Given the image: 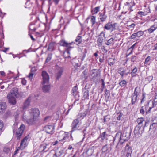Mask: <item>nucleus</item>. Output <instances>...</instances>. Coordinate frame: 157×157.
I'll return each mask as SVG.
<instances>
[{
  "label": "nucleus",
  "instance_id": "nucleus-1",
  "mask_svg": "<svg viewBox=\"0 0 157 157\" xmlns=\"http://www.w3.org/2000/svg\"><path fill=\"white\" fill-rule=\"evenodd\" d=\"M136 121L138 124L135 127L134 133L136 136L140 137L143 133L145 127L147 126V124H148V122L144 121L143 117L138 118Z\"/></svg>",
  "mask_w": 157,
  "mask_h": 157
},
{
  "label": "nucleus",
  "instance_id": "nucleus-2",
  "mask_svg": "<svg viewBox=\"0 0 157 157\" xmlns=\"http://www.w3.org/2000/svg\"><path fill=\"white\" fill-rule=\"evenodd\" d=\"M33 116V118L28 119L27 122L28 124H34L36 121L39 120V111L37 108H33L31 109L29 112Z\"/></svg>",
  "mask_w": 157,
  "mask_h": 157
},
{
  "label": "nucleus",
  "instance_id": "nucleus-3",
  "mask_svg": "<svg viewBox=\"0 0 157 157\" xmlns=\"http://www.w3.org/2000/svg\"><path fill=\"white\" fill-rule=\"evenodd\" d=\"M86 116V114L85 113H81L80 115H79V117H78V118L73 120L71 125V132H73L74 131L78 129L77 128L79 127L78 126L79 125L81 124V123L80 122V120L83 119Z\"/></svg>",
  "mask_w": 157,
  "mask_h": 157
},
{
  "label": "nucleus",
  "instance_id": "nucleus-4",
  "mask_svg": "<svg viewBox=\"0 0 157 157\" xmlns=\"http://www.w3.org/2000/svg\"><path fill=\"white\" fill-rule=\"evenodd\" d=\"M71 134L70 136H68V132L63 131H61L58 135V137L59 138V137L61 135H62L63 137L60 140H59L60 141H62L63 140H65V141L68 142H71L74 140L72 136V132L71 131L70 132Z\"/></svg>",
  "mask_w": 157,
  "mask_h": 157
},
{
  "label": "nucleus",
  "instance_id": "nucleus-5",
  "mask_svg": "<svg viewBox=\"0 0 157 157\" xmlns=\"http://www.w3.org/2000/svg\"><path fill=\"white\" fill-rule=\"evenodd\" d=\"M150 101H148L147 103L144 105L140 106V113L143 115H147L151 112V110L152 108V107H149Z\"/></svg>",
  "mask_w": 157,
  "mask_h": 157
},
{
  "label": "nucleus",
  "instance_id": "nucleus-6",
  "mask_svg": "<svg viewBox=\"0 0 157 157\" xmlns=\"http://www.w3.org/2000/svg\"><path fill=\"white\" fill-rule=\"evenodd\" d=\"M132 150L128 144L126 145L124 151H122L121 154V157H131Z\"/></svg>",
  "mask_w": 157,
  "mask_h": 157
},
{
  "label": "nucleus",
  "instance_id": "nucleus-7",
  "mask_svg": "<svg viewBox=\"0 0 157 157\" xmlns=\"http://www.w3.org/2000/svg\"><path fill=\"white\" fill-rule=\"evenodd\" d=\"M25 128V126L24 124H22L20 125V127L16 131H15L14 129L13 130V133L14 134L16 135L17 140H19L20 139Z\"/></svg>",
  "mask_w": 157,
  "mask_h": 157
},
{
  "label": "nucleus",
  "instance_id": "nucleus-8",
  "mask_svg": "<svg viewBox=\"0 0 157 157\" xmlns=\"http://www.w3.org/2000/svg\"><path fill=\"white\" fill-rule=\"evenodd\" d=\"M56 69L55 73V77L56 79L59 80L61 78L62 74L63 72V68L59 66L58 65H56L55 66Z\"/></svg>",
  "mask_w": 157,
  "mask_h": 157
},
{
  "label": "nucleus",
  "instance_id": "nucleus-9",
  "mask_svg": "<svg viewBox=\"0 0 157 157\" xmlns=\"http://www.w3.org/2000/svg\"><path fill=\"white\" fill-rule=\"evenodd\" d=\"M113 139V144H114V141H115L116 139H117L118 141L120 142V144H122L123 143L122 141V140H123L124 141H125V139L124 138H122V134L120 131H118L116 133V136L114 137L112 136Z\"/></svg>",
  "mask_w": 157,
  "mask_h": 157
},
{
  "label": "nucleus",
  "instance_id": "nucleus-10",
  "mask_svg": "<svg viewBox=\"0 0 157 157\" xmlns=\"http://www.w3.org/2000/svg\"><path fill=\"white\" fill-rule=\"evenodd\" d=\"M117 24L116 23L111 24V22H109L105 25L104 29L107 30H111V31H112L117 29L116 28V25Z\"/></svg>",
  "mask_w": 157,
  "mask_h": 157
},
{
  "label": "nucleus",
  "instance_id": "nucleus-11",
  "mask_svg": "<svg viewBox=\"0 0 157 157\" xmlns=\"http://www.w3.org/2000/svg\"><path fill=\"white\" fill-rule=\"evenodd\" d=\"M33 98L31 96H29L25 101L22 106L23 110H25L29 108L31 105V102H32Z\"/></svg>",
  "mask_w": 157,
  "mask_h": 157
},
{
  "label": "nucleus",
  "instance_id": "nucleus-12",
  "mask_svg": "<svg viewBox=\"0 0 157 157\" xmlns=\"http://www.w3.org/2000/svg\"><path fill=\"white\" fill-rule=\"evenodd\" d=\"M43 78V84H47L49 82V77L46 71H43L41 74Z\"/></svg>",
  "mask_w": 157,
  "mask_h": 157
},
{
  "label": "nucleus",
  "instance_id": "nucleus-13",
  "mask_svg": "<svg viewBox=\"0 0 157 157\" xmlns=\"http://www.w3.org/2000/svg\"><path fill=\"white\" fill-rule=\"evenodd\" d=\"M44 130L48 133L52 134L54 132V126L52 125H47L44 128Z\"/></svg>",
  "mask_w": 157,
  "mask_h": 157
},
{
  "label": "nucleus",
  "instance_id": "nucleus-14",
  "mask_svg": "<svg viewBox=\"0 0 157 157\" xmlns=\"http://www.w3.org/2000/svg\"><path fill=\"white\" fill-rule=\"evenodd\" d=\"M99 19L102 22L105 21L107 18V16L106 14V11L104 10L103 13H99Z\"/></svg>",
  "mask_w": 157,
  "mask_h": 157
},
{
  "label": "nucleus",
  "instance_id": "nucleus-15",
  "mask_svg": "<svg viewBox=\"0 0 157 157\" xmlns=\"http://www.w3.org/2000/svg\"><path fill=\"white\" fill-rule=\"evenodd\" d=\"M111 144L108 145L106 144L102 147L101 149L102 153H108L110 152L112 150Z\"/></svg>",
  "mask_w": 157,
  "mask_h": 157
},
{
  "label": "nucleus",
  "instance_id": "nucleus-16",
  "mask_svg": "<svg viewBox=\"0 0 157 157\" xmlns=\"http://www.w3.org/2000/svg\"><path fill=\"white\" fill-rule=\"evenodd\" d=\"M105 32L104 31L101 32L100 35L99 36V38L98 39L97 42H98V44L101 45L104 40L103 38H105Z\"/></svg>",
  "mask_w": 157,
  "mask_h": 157
},
{
  "label": "nucleus",
  "instance_id": "nucleus-17",
  "mask_svg": "<svg viewBox=\"0 0 157 157\" xmlns=\"http://www.w3.org/2000/svg\"><path fill=\"white\" fill-rule=\"evenodd\" d=\"M15 97V96H13L12 94H8L7 96V98L8 99L9 103L13 105H14L16 103Z\"/></svg>",
  "mask_w": 157,
  "mask_h": 157
},
{
  "label": "nucleus",
  "instance_id": "nucleus-18",
  "mask_svg": "<svg viewBox=\"0 0 157 157\" xmlns=\"http://www.w3.org/2000/svg\"><path fill=\"white\" fill-rule=\"evenodd\" d=\"M64 150L61 148H58L56 150L54 155L56 157H59L63 153Z\"/></svg>",
  "mask_w": 157,
  "mask_h": 157
},
{
  "label": "nucleus",
  "instance_id": "nucleus-19",
  "mask_svg": "<svg viewBox=\"0 0 157 157\" xmlns=\"http://www.w3.org/2000/svg\"><path fill=\"white\" fill-rule=\"evenodd\" d=\"M27 136H25L21 141L20 143V146L19 147L20 149H22L26 146L27 140L28 139Z\"/></svg>",
  "mask_w": 157,
  "mask_h": 157
},
{
  "label": "nucleus",
  "instance_id": "nucleus-20",
  "mask_svg": "<svg viewBox=\"0 0 157 157\" xmlns=\"http://www.w3.org/2000/svg\"><path fill=\"white\" fill-rule=\"evenodd\" d=\"M6 108V104L5 102L0 103V114H2Z\"/></svg>",
  "mask_w": 157,
  "mask_h": 157
},
{
  "label": "nucleus",
  "instance_id": "nucleus-21",
  "mask_svg": "<svg viewBox=\"0 0 157 157\" xmlns=\"http://www.w3.org/2000/svg\"><path fill=\"white\" fill-rule=\"evenodd\" d=\"M50 88V85H43L42 90L45 93L49 92Z\"/></svg>",
  "mask_w": 157,
  "mask_h": 157
},
{
  "label": "nucleus",
  "instance_id": "nucleus-22",
  "mask_svg": "<svg viewBox=\"0 0 157 157\" xmlns=\"http://www.w3.org/2000/svg\"><path fill=\"white\" fill-rule=\"evenodd\" d=\"M157 29V25H154L150 27L147 29V33L149 34L152 33L154 31Z\"/></svg>",
  "mask_w": 157,
  "mask_h": 157
},
{
  "label": "nucleus",
  "instance_id": "nucleus-23",
  "mask_svg": "<svg viewBox=\"0 0 157 157\" xmlns=\"http://www.w3.org/2000/svg\"><path fill=\"white\" fill-rule=\"evenodd\" d=\"M138 69L136 66H134L132 70V71L130 72L132 77H134L136 76L137 75V72Z\"/></svg>",
  "mask_w": 157,
  "mask_h": 157
},
{
  "label": "nucleus",
  "instance_id": "nucleus-24",
  "mask_svg": "<svg viewBox=\"0 0 157 157\" xmlns=\"http://www.w3.org/2000/svg\"><path fill=\"white\" fill-rule=\"evenodd\" d=\"M36 71V69L35 67H33L32 68L31 70V72L29 73L28 76V77L30 80H31L33 78V76L34 74V72Z\"/></svg>",
  "mask_w": 157,
  "mask_h": 157
},
{
  "label": "nucleus",
  "instance_id": "nucleus-25",
  "mask_svg": "<svg viewBox=\"0 0 157 157\" xmlns=\"http://www.w3.org/2000/svg\"><path fill=\"white\" fill-rule=\"evenodd\" d=\"M125 69L123 67L119 68L118 71V73L119 74L121 75L122 78L124 75H125Z\"/></svg>",
  "mask_w": 157,
  "mask_h": 157
},
{
  "label": "nucleus",
  "instance_id": "nucleus-26",
  "mask_svg": "<svg viewBox=\"0 0 157 157\" xmlns=\"http://www.w3.org/2000/svg\"><path fill=\"white\" fill-rule=\"evenodd\" d=\"M18 93V89L16 88H14L12 89V90L10 92V93L9 94H12L13 96L16 97Z\"/></svg>",
  "mask_w": 157,
  "mask_h": 157
},
{
  "label": "nucleus",
  "instance_id": "nucleus-27",
  "mask_svg": "<svg viewBox=\"0 0 157 157\" xmlns=\"http://www.w3.org/2000/svg\"><path fill=\"white\" fill-rule=\"evenodd\" d=\"M108 136V134L106 133V131H105L102 133H101L99 136V138H101L102 140H103L105 139H107Z\"/></svg>",
  "mask_w": 157,
  "mask_h": 157
},
{
  "label": "nucleus",
  "instance_id": "nucleus-28",
  "mask_svg": "<svg viewBox=\"0 0 157 157\" xmlns=\"http://www.w3.org/2000/svg\"><path fill=\"white\" fill-rule=\"evenodd\" d=\"M140 88L138 87H136L135 89L134 93L132 94V95L138 96L140 94Z\"/></svg>",
  "mask_w": 157,
  "mask_h": 157
},
{
  "label": "nucleus",
  "instance_id": "nucleus-29",
  "mask_svg": "<svg viewBox=\"0 0 157 157\" xmlns=\"http://www.w3.org/2000/svg\"><path fill=\"white\" fill-rule=\"evenodd\" d=\"M131 104L132 105H133L135 104L136 102L138 100V96H134L132 95L131 96Z\"/></svg>",
  "mask_w": 157,
  "mask_h": 157
},
{
  "label": "nucleus",
  "instance_id": "nucleus-30",
  "mask_svg": "<svg viewBox=\"0 0 157 157\" xmlns=\"http://www.w3.org/2000/svg\"><path fill=\"white\" fill-rule=\"evenodd\" d=\"M55 43L54 42H51L49 44L48 49V51H52L54 50Z\"/></svg>",
  "mask_w": 157,
  "mask_h": 157
},
{
  "label": "nucleus",
  "instance_id": "nucleus-31",
  "mask_svg": "<svg viewBox=\"0 0 157 157\" xmlns=\"http://www.w3.org/2000/svg\"><path fill=\"white\" fill-rule=\"evenodd\" d=\"M71 44H68L65 41L62 42L60 43V45L62 46H65L67 48H68V49L72 48H73L72 47L70 46Z\"/></svg>",
  "mask_w": 157,
  "mask_h": 157
},
{
  "label": "nucleus",
  "instance_id": "nucleus-32",
  "mask_svg": "<svg viewBox=\"0 0 157 157\" xmlns=\"http://www.w3.org/2000/svg\"><path fill=\"white\" fill-rule=\"evenodd\" d=\"M83 97L85 99H88L89 96L88 90L85 89L83 90Z\"/></svg>",
  "mask_w": 157,
  "mask_h": 157
},
{
  "label": "nucleus",
  "instance_id": "nucleus-33",
  "mask_svg": "<svg viewBox=\"0 0 157 157\" xmlns=\"http://www.w3.org/2000/svg\"><path fill=\"white\" fill-rule=\"evenodd\" d=\"M19 111L17 110L14 113V116L15 117V121L16 122H17L19 119Z\"/></svg>",
  "mask_w": 157,
  "mask_h": 157
},
{
  "label": "nucleus",
  "instance_id": "nucleus-34",
  "mask_svg": "<svg viewBox=\"0 0 157 157\" xmlns=\"http://www.w3.org/2000/svg\"><path fill=\"white\" fill-rule=\"evenodd\" d=\"M100 6H97L91 10V12L92 14H96L99 11Z\"/></svg>",
  "mask_w": 157,
  "mask_h": 157
},
{
  "label": "nucleus",
  "instance_id": "nucleus-35",
  "mask_svg": "<svg viewBox=\"0 0 157 157\" xmlns=\"http://www.w3.org/2000/svg\"><path fill=\"white\" fill-rule=\"evenodd\" d=\"M77 44H80L82 41V36H78L77 37L76 39L75 40Z\"/></svg>",
  "mask_w": 157,
  "mask_h": 157
},
{
  "label": "nucleus",
  "instance_id": "nucleus-36",
  "mask_svg": "<svg viewBox=\"0 0 157 157\" xmlns=\"http://www.w3.org/2000/svg\"><path fill=\"white\" fill-rule=\"evenodd\" d=\"M122 136V138H123V137H126V138H124L125 139V141L127 140L129 138L130 135L129 133H124Z\"/></svg>",
  "mask_w": 157,
  "mask_h": 157
},
{
  "label": "nucleus",
  "instance_id": "nucleus-37",
  "mask_svg": "<svg viewBox=\"0 0 157 157\" xmlns=\"http://www.w3.org/2000/svg\"><path fill=\"white\" fill-rule=\"evenodd\" d=\"M114 39L113 38H111L108 40L107 42L105 43V44L107 45H109L111 44L114 43Z\"/></svg>",
  "mask_w": 157,
  "mask_h": 157
},
{
  "label": "nucleus",
  "instance_id": "nucleus-38",
  "mask_svg": "<svg viewBox=\"0 0 157 157\" xmlns=\"http://www.w3.org/2000/svg\"><path fill=\"white\" fill-rule=\"evenodd\" d=\"M46 146L47 145L45 144H41L40 146V150L41 151H46L47 150L45 151V149L46 148Z\"/></svg>",
  "mask_w": 157,
  "mask_h": 157
},
{
  "label": "nucleus",
  "instance_id": "nucleus-39",
  "mask_svg": "<svg viewBox=\"0 0 157 157\" xmlns=\"http://www.w3.org/2000/svg\"><path fill=\"white\" fill-rule=\"evenodd\" d=\"M117 114L118 116L117 119L119 120H122L123 119V114L122 113H117Z\"/></svg>",
  "mask_w": 157,
  "mask_h": 157
},
{
  "label": "nucleus",
  "instance_id": "nucleus-40",
  "mask_svg": "<svg viewBox=\"0 0 157 157\" xmlns=\"http://www.w3.org/2000/svg\"><path fill=\"white\" fill-rule=\"evenodd\" d=\"M157 104V94L155 93V97L154 100L152 101V107H153L154 105H156Z\"/></svg>",
  "mask_w": 157,
  "mask_h": 157
},
{
  "label": "nucleus",
  "instance_id": "nucleus-41",
  "mask_svg": "<svg viewBox=\"0 0 157 157\" xmlns=\"http://www.w3.org/2000/svg\"><path fill=\"white\" fill-rule=\"evenodd\" d=\"M11 115V113L10 111H8L6 112L4 115V117L6 118L10 116Z\"/></svg>",
  "mask_w": 157,
  "mask_h": 157
},
{
  "label": "nucleus",
  "instance_id": "nucleus-42",
  "mask_svg": "<svg viewBox=\"0 0 157 157\" xmlns=\"http://www.w3.org/2000/svg\"><path fill=\"white\" fill-rule=\"evenodd\" d=\"M52 57V54L50 53L48 55V57L46 59L45 62L48 63L49 62L50 60L51 59Z\"/></svg>",
  "mask_w": 157,
  "mask_h": 157
},
{
  "label": "nucleus",
  "instance_id": "nucleus-43",
  "mask_svg": "<svg viewBox=\"0 0 157 157\" xmlns=\"http://www.w3.org/2000/svg\"><path fill=\"white\" fill-rule=\"evenodd\" d=\"M126 82L124 80L121 81L119 83L121 87L125 86L126 84Z\"/></svg>",
  "mask_w": 157,
  "mask_h": 157
},
{
  "label": "nucleus",
  "instance_id": "nucleus-44",
  "mask_svg": "<svg viewBox=\"0 0 157 157\" xmlns=\"http://www.w3.org/2000/svg\"><path fill=\"white\" fill-rule=\"evenodd\" d=\"M96 17L95 16H92L91 17V22L92 25H94L95 23Z\"/></svg>",
  "mask_w": 157,
  "mask_h": 157
},
{
  "label": "nucleus",
  "instance_id": "nucleus-45",
  "mask_svg": "<svg viewBox=\"0 0 157 157\" xmlns=\"http://www.w3.org/2000/svg\"><path fill=\"white\" fill-rule=\"evenodd\" d=\"M136 33L137 35V37H139L143 35L144 32L142 31H139Z\"/></svg>",
  "mask_w": 157,
  "mask_h": 157
},
{
  "label": "nucleus",
  "instance_id": "nucleus-46",
  "mask_svg": "<svg viewBox=\"0 0 157 157\" xmlns=\"http://www.w3.org/2000/svg\"><path fill=\"white\" fill-rule=\"evenodd\" d=\"M86 130V128L85 129H84L81 132V133L82 134L83 136L82 138V140H83L85 138Z\"/></svg>",
  "mask_w": 157,
  "mask_h": 157
},
{
  "label": "nucleus",
  "instance_id": "nucleus-47",
  "mask_svg": "<svg viewBox=\"0 0 157 157\" xmlns=\"http://www.w3.org/2000/svg\"><path fill=\"white\" fill-rule=\"evenodd\" d=\"M157 124V118H156L154 119L153 120V123L152 124V125H151L150 126V129H151V127L153 126V125L155 124Z\"/></svg>",
  "mask_w": 157,
  "mask_h": 157
},
{
  "label": "nucleus",
  "instance_id": "nucleus-48",
  "mask_svg": "<svg viewBox=\"0 0 157 157\" xmlns=\"http://www.w3.org/2000/svg\"><path fill=\"white\" fill-rule=\"evenodd\" d=\"M110 94L109 90L106 89L105 90V97L108 96V98H109L110 96Z\"/></svg>",
  "mask_w": 157,
  "mask_h": 157
},
{
  "label": "nucleus",
  "instance_id": "nucleus-49",
  "mask_svg": "<svg viewBox=\"0 0 157 157\" xmlns=\"http://www.w3.org/2000/svg\"><path fill=\"white\" fill-rule=\"evenodd\" d=\"M101 82H102V86H101V90L102 91H103L105 87V82L104 80L103 79H101Z\"/></svg>",
  "mask_w": 157,
  "mask_h": 157
},
{
  "label": "nucleus",
  "instance_id": "nucleus-50",
  "mask_svg": "<svg viewBox=\"0 0 157 157\" xmlns=\"http://www.w3.org/2000/svg\"><path fill=\"white\" fill-rule=\"evenodd\" d=\"M78 89V88L77 86H74L73 88H72V92L73 94H74L77 91Z\"/></svg>",
  "mask_w": 157,
  "mask_h": 157
},
{
  "label": "nucleus",
  "instance_id": "nucleus-51",
  "mask_svg": "<svg viewBox=\"0 0 157 157\" xmlns=\"http://www.w3.org/2000/svg\"><path fill=\"white\" fill-rule=\"evenodd\" d=\"M151 59V57L150 56H148L145 59V61L144 62V63L145 64H147V63L148 61L150 60Z\"/></svg>",
  "mask_w": 157,
  "mask_h": 157
},
{
  "label": "nucleus",
  "instance_id": "nucleus-52",
  "mask_svg": "<svg viewBox=\"0 0 157 157\" xmlns=\"http://www.w3.org/2000/svg\"><path fill=\"white\" fill-rule=\"evenodd\" d=\"M135 44H134L129 49H128V50H130V49H131V51L130 52L128 55V56L129 55H130V54H131V53H132V50L133 49V48H134V47H135Z\"/></svg>",
  "mask_w": 157,
  "mask_h": 157
},
{
  "label": "nucleus",
  "instance_id": "nucleus-53",
  "mask_svg": "<svg viewBox=\"0 0 157 157\" xmlns=\"http://www.w3.org/2000/svg\"><path fill=\"white\" fill-rule=\"evenodd\" d=\"M51 119V117L50 116H47L44 119V121L46 122H47Z\"/></svg>",
  "mask_w": 157,
  "mask_h": 157
},
{
  "label": "nucleus",
  "instance_id": "nucleus-54",
  "mask_svg": "<svg viewBox=\"0 0 157 157\" xmlns=\"http://www.w3.org/2000/svg\"><path fill=\"white\" fill-rule=\"evenodd\" d=\"M136 37H137V35L136 34V33H134L131 36V38L132 39H133L135 38Z\"/></svg>",
  "mask_w": 157,
  "mask_h": 157
},
{
  "label": "nucleus",
  "instance_id": "nucleus-55",
  "mask_svg": "<svg viewBox=\"0 0 157 157\" xmlns=\"http://www.w3.org/2000/svg\"><path fill=\"white\" fill-rule=\"evenodd\" d=\"M138 14L139 15H140L141 17H142V16H144L145 15V14L144 12H142V11H139L138 12Z\"/></svg>",
  "mask_w": 157,
  "mask_h": 157
},
{
  "label": "nucleus",
  "instance_id": "nucleus-56",
  "mask_svg": "<svg viewBox=\"0 0 157 157\" xmlns=\"http://www.w3.org/2000/svg\"><path fill=\"white\" fill-rule=\"evenodd\" d=\"M21 83L23 85H25L26 83V81L24 78H22Z\"/></svg>",
  "mask_w": 157,
  "mask_h": 157
},
{
  "label": "nucleus",
  "instance_id": "nucleus-57",
  "mask_svg": "<svg viewBox=\"0 0 157 157\" xmlns=\"http://www.w3.org/2000/svg\"><path fill=\"white\" fill-rule=\"evenodd\" d=\"M3 126V124L2 121L0 120V131L2 129Z\"/></svg>",
  "mask_w": 157,
  "mask_h": 157
},
{
  "label": "nucleus",
  "instance_id": "nucleus-58",
  "mask_svg": "<svg viewBox=\"0 0 157 157\" xmlns=\"http://www.w3.org/2000/svg\"><path fill=\"white\" fill-rule=\"evenodd\" d=\"M131 61L132 62H134L136 59V57L135 56H132L131 59Z\"/></svg>",
  "mask_w": 157,
  "mask_h": 157
},
{
  "label": "nucleus",
  "instance_id": "nucleus-59",
  "mask_svg": "<svg viewBox=\"0 0 157 157\" xmlns=\"http://www.w3.org/2000/svg\"><path fill=\"white\" fill-rule=\"evenodd\" d=\"M60 0H53V1L54 2L55 4L57 5L58 4Z\"/></svg>",
  "mask_w": 157,
  "mask_h": 157
},
{
  "label": "nucleus",
  "instance_id": "nucleus-60",
  "mask_svg": "<svg viewBox=\"0 0 157 157\" xmlns=\"http://www.w3.org/2000/svg\"><path fill=\"white\" fill-rule=\"evenodd\" d=\"M148 79L149 81H151L153 79V76H149L148 77Z\"/></svg>",
  "mask_w": 157,
  "mask_h": 157
},
{
  "label": "nucleus",
  "instance_id": "nucleus-61",
  "mask_svg": "<svg viewBox=\"0 0 157 157\" xmlns=\"http://www.w3.org/2000/svg\"><path fill=\"white\" fill-rule=\"evenodd\" d=\"M58 142H59L58 141L56 140L54 142H53L52 143V144L53 145H56L58 143Z\"/></svg>",
  "mask_w": 157,
  "mask_h": 157
},
{
  "label": "nucleus",
  "instance_id": "nucleus-62",
  "mask_svg": "<svg viewBox=\"0 0 157 157\" xmlns=\"http://www.w3.org/2000/svg\"><path fill=\"white\" fill-rule=\"evenodd\" d=\"M32 26V25L30 24L29 25V29H30V30H33V31H34L35 30V29H34V28L33 29H32L31 28V26Z\"/></svg>",
  "mask_w": 157,
  "mask_h": 157
},
{
  "label": "nucleus",
  "instance_id": "nucleus-63",
  "mask_svg": "<svg viewBox=\"0 0 157 157\" xmlns=\"http://www.w3.org/2000/svg\"><path fill=\"white\" fill-rule=\"evenodd\" d=\"M108 117V116H105L104 117V122H107V120H106V117Z\"/></svg>",
  "mask_w": 157,
  "mask_h": 157
},
{
  "label": "nucleus",
  "instance_id": "nucleus-64",
  "mask_svg": "<svg viewBox=\"0 0 157 157\" xmlns=\"http://www.w3.org/2000/svg\"><path fill=\"white\" fill-rule=\"evenodd\" d=\"M71 49V48H69V49L68 48H67V50H66V52L68 54H70V50Z\"/></svg>",
  "mask_w": 157,
  "mask_h": 157
}]
</instances>
